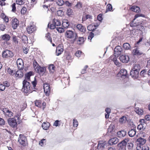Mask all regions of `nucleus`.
<instances>
[{
    "instance_id": "nucleus-1",
    "label": "nucleus",
    "mask_w": 150,
    "mask_h": 150,
    "mask_svg": "<svg viewBox=\"0 0 150 150\" xmlns=\"http://www.w3.org/2000/svg\"><path fill=\"white\" fill-rule=\"evenodd\" d=\"M65 36L67 39L71 40V43H73L77 39V34L74 30H67L65 33Z\"/></svg>"
},
{
    "instance_id": "nucleus-2",
    "label": "nucleus",
    "mask_w": 150,
    "mask_h": 150,
    "mask_svg": "<svg viewBox=\"0 0 150 150\" xmlns=\"http://www.w3.org/2000/svg\"><path fill=\"white\" fill-rule=\"evenodd\" d=\"M23 87L22 89L23 92L25 93H30L32 92L30 87V84L25 79L23 81Z\"/></svg>"
},
{
    "instance_id": "nucleus-3",
    "label": "nucleus",
    "mask_w": 150,
    "mask_h": 150,
    "mask_svg": "<svg viewBox=\"0 0 150 150\" xmlns=\"http://www.w3.org/2000/svg\"><path fill=\"white\" fill-rule=\"evenodd\" d=\"M141 42V38L135 44V46L134 49L132 50V53L133 55H140L141 54V46L139 45Z\"/></svg>"
},
{
    "instance_id": "nucleus-4",
    "label": "nucleus",
    "mask_w": 150,
    "mask_h": 150,
    "mask_svg": "<svg viewBox=\"0 0 150 150\" xmlns=\"http://www.w3.org/2000/svg\"><path fill=\"white\" fill-rule=\"evenodd\" d=\"M137 67L136 65L134 67L132 68L130 71V74L134 79H137L138 77L140 68L137 69Z\"/></svg>"
},
{
    "instance_id": "nucleus-5",
    "label": "nucleus",
    "mask_w": 150,
    "mask_h": 150,
    "mask_svg": "<svg viewBox=\"0 0 150 150\" xmlns=\"http://www.w3.org/2000/svg\"><path fill=\"white\" fill-rule=\"evenodd\" d=\"M129 141L128 138H125L118 144V150H126V146Z\"/></svg>"
},
{
    "instance_id": "nucleus-6",
    "label": "nucleus",
    "mask_w": 150,
    "mask_h": 150,
    "mask_svg": "<svg viewBox=\"0 0 150 150\" xmlns=\"http://www.w3.org/2000/svg\"><path fill=\"white\" fill-rule=\"evenodd\" d=\"M2 57L5 58H11L13 56V53L8 50H5L2 52Z\"/></svg>"
},
{
    "instance_id": "nucleus-7",
    "label": "nucleus",
    "mask_w": 150,
    "mask_h": 150,
    "mask_svg": "<svg viewBox=\"0 0 150 150\" xmlns=\"http://www.w3.org/2000/svg\"><path fill=\"white\" fill-rule=\"evenodd\" d=\"M18 141L19 143L23 146H26L27 144L26 137L22 134L19 135Z\"/></svg>"
},
{
    "instance_id": "nucleus-8",
    "label": "nucleus",
    "mask_w": 150,
    "mask_h": 150,
    "mask_svg": "<svg viewBox=\"0 0 150 150\" xmlns=\"http://www.w3.org/2000/svg\"><path fill=\"white\" fill-rule=\"evenodd\" d=\"M8 124L13 127H15L17 126L16 120L14 118H10L8 119Z\"/></svg>"
},
{
    "instance_id": "nucleus-9",
    "label": "nucleus",
    "mask_w": 150,
    "mask_h": 150,
    "mask_svg": "<svg viewBox=\"0 0 150 150\" xmlns=\"http://www.w3.org/2000/svg\"><path fill=\"white\" fill-rule=\"evenodd\" d=\"M35 71L39 74L43 75L45 72L46 68L45 67H41L39 66L37 68L35 69Z\"/></svg>"
},
{
    "instance_id": "nucleus-10",
    "label": "nucleus",
    "mask_w": 150,
    "mask_h": 150,
    "mask_svg": "<svg viewBox=\"0 0 150 150\" xmlns=\"http://www.w3.org/2000/svg\"><path fill=\"white\" fill-rule=\"evenodd\" d=\"M115 126L114 125H110L108 129V135L110 136L113 135L115 134Z\"/></svg>"
},
{
    "instance_id": "nucleus-11",
    "label": "nucleus",
    "mask_w": 150,
    "mask_h": 150,
    "mask_svg": "<svg viewBox=\"0 0 150 150\" xmlns=\"http://www.w3.org/2000/svg\"><path fill=\"white\" fill-rule=\"evenodd\" d=\"M36 30L35 25L33 23L30 24L27 28V30L28 33H32Z\"/></svg>"
},
{
    "instance_id": "nucleus-12",
    "label": "nucleus",
    "mask_w": 150,
    "mask_h": 150,
    "mask_svg": "<svg viewBox=\"0 0 150 150\" xmlns=\"http://www.w3.org/2000/svg\"><path fill=\"white\" fill-rule=\"evenodd\" d=\"M122 50L120 46H118L116 47L114 49L115 56H119L122 53Z\"/></svg>"
},
{
    "instance_id": "nucleus-13",
    "label": "nucleus",
    "mask_w": 150,
    "mask_h": 150,
    "mask_svg": "<svg viewBox=\"0 0 150 150\" xmlns=\"http://www.w3.org/2000/svg\"><path fill=\"white\" fill-rule=\"evenodd\" d=\"M44 91L45 94L47 96H49L50 92V86L48 84L45 83L43 86Z\"/></svg>"
},
{
    "instance_id": "nucleus-14",
    "label": "nucleus",
    "mask_w": 150,
    "mask_h": 150,
    "mask_svg": "<svg viewBox=\"0 0 150 150\" xmlns=\"http://www.w3.org/2000/svg\"><path fill=\"white\" fill-rule=\"evenodd\" d=\"M17 67L19 69L21 70L23 68V63L22 59H18L16 61Z\"/></svg>"
},
{
    "instance_id": "nucleus-15",
    "label": "nucleus",
    "mask_w": 150,
    "mask_h": 150,
    "mask_svg": "<svg viewBox=\"0 0 150 150\" xmlns=\"http://www.w3.org/2000/svg\"><path fill=\"white\" fill-rule=\"evenodd\" d=\"M3 111L6 117H11L13 116V113L8 110L5 109L3 110Z\"/></svg>"
},
{
    "instance_id": "nucleus-16",
    "label": "nucleus",
    "mask_w": 150,
    "mask_h": 150,
    "mask_svg": "<svg viewBox=\"0 0 150 150\" xmlns=\"http://www.w3.org/2000/svg\"><path fill=\"white\" fill-rule=\"evenodd\" d=\"M120 59L123 63H127L129 60V58L127 55H122L120 56Z\"/></svg>"
},
{
    "instance_id": "nucleus-17",
    "label": "nucleus",
    "mask_w": 150,
    "mask_h": 150,
    "mask_svg": "<svg viewBox=\"0 0 150 150\" xmlns=\"http://www.w3.org/2000/svg\"><path fill=\"white\" fill-rule=\"evenodd\" d=\"M119 142V139L116 137L110 139L108 141V143L110 145L117 144Z\"/></svg>"
},
{
    "instance_id": "nucleus-18",
    "label": "nucleus",
    "mask_w": 150,
    "mask_h": 150,
    "mask_svg": "<svg viewBox=\"0 0 150 150\" xmlns=\"http://www.w3.org/2000/svg\"><path fill=\"white\" fill-rule=\"evenodd\" d=\"M19 25V21L16 18H14L12 21V25L14 29H16Z\"/></svg>"
},
{
    "instance_id": "nucleus-19",
    "label": "nucleus",
    "mask_w": 150,
    "mask_h": 150,
    "mask_svg": "<svg viewBox=\"0 0 150 150\" xmlns=\"http://www.w3.org/2000/svg\"><path fill=\"white\" fill-rule=\"evenodd\" d=\"M63 51V47L58 46L57 47L56 50V54L57 56L60 55Z\"/></svg>"
},
{
    "instance_id": "nucleus-20",
    "label": "nucleus",
    "mask_w": 150,
    "mask_h": 150,
    "mask_svg": "<svg viewBox=\"0 0 150 150\" xmlns=\"http://www.w3.org/2000/svg\"><path fill=\"white\" fill-rule=\"evenodd\" d=\"M119 74L122 78H125L127 75V71L125 69H121L120 71Z\"/></svg>"
},
{
    "instance_id": "nucleus-21",
    "label": "nucleus",
    "mask_w": 150,
    "mask_h": 150,
    "mask_svg": "<svg viewBox=\"0 0 150 150\" xmlns=\"http://www.w3.org/2000/svg\"><path fill=\"white\" fill-rule=\"evenodd\" d=\"M77 29L80 31L85 33L86 31V28L81 24H78L76 26Z\"/></svg>"
},
{
    "instance_id": "nucleus-22",
    "label": "nucleus",
    "mask_w": 150,
    "mask_h": 150,
    "mask_svg": "<svg viewBox=\"0 0 150 150\" xmlns=\"http://www.w3.org/2000/svg\"><path fill=\"white\" fill-rule=\"evenodd\" d=\"M142 124H141V137H145L147 135L146 133H147V130L146 129L145 127L144 128V126L142 125Z\"/></svg>"
},
{
    "instance_id": "nucleus-23",
    "label": "nucleus",
    "mask_w": 150,
    "mask_h": 150,
    "mask_svg": "<svg viewBox=\"0 0 150 150\" xmlns=\"http://www.w3.org/2000/svg\"><path fill=\"white\" fill-rule=\"evenodd\" d=\"M106 142L103 141L100 142L98 145V149H103L105 148Z\"/></svg>"
},
{
    "instance_id": "nucleus-24",
    "label": "nucleus",
    "mask_w": 150,
    "mask_h": 150,
    "mask_svg": "<svg viewBox=\"0 0 150 150\" xmlns=\"http://www.w3.org/2000/svg\"><path fill=\"white\" fill-rule=\"evenodd\" d=\"M50 125V123L49 122H44L42 124V126L44 129L47 130L48 129Z\"/></svg>"
},
{
    "instance_id": "nucleus-25",
    "label": "nucleus",
    "mask_w": 150,
    "mask_h": 150,
    "mask_svg": "<svg viewBox=\"0 0 150 150\" xmlns=\"http://www.w3.org/2000/svg\"><path fill=\"white\" fill-rule=\"evenodd\" d=\"M141 16V14H136L135 16V18H134L133 19V22H134V26H136L137 25H139L140 24V22H136V19L137 18H138L139 17H140V16Z\"/></svg>"
},
{
    "instance_id": "nucleus-26",
    "label": "nucleus",
    "mask_w": 150,
    "mask_h": 150,
    "mask_svg": "<svg viewBox=\"0 0 150 150\" xmlns=\"http://www.w3.org/2000/svg\"><path fill=\"white\" fill-rule=\"evenodd\" d=\"M62 25L65 28H67L69 25V22L67 19H64L63 20Z\"/></svg>"
},
{
    "instance_id": "nucleus-27",
    "label": "nucleus",
    "mask_w": 150,
    "mask_h": 150,
    "mask_svg": "<svg viewBox=\"0 0 150 150\" xmlns=\"http://www.w3.org/2000/svg\"><path fill=\"white\" fill-rule=\"evenodd\" d=\"M129 135L131 137H134L136 134V131L134 129H131L128 132Z\"/></svg>"
},
{
    "instance_id": "nucleus-28",
    "label": "nucleus",
    "mask_w": 150,
    "mask_h": 150,
    "mask_svg": "<svg viewBox=\"0 0 150 150\" xmlns=\"http://www.w3.org/2000/svg\"><path fill=\"white\" fill-rule=\"evenodd\" d=\"M130 8L132 11L135 12H138L140 11L139 8L137 6H133Z\"/></svg>"
},
{
    "instance_id": "nucleus-29",
    "label": "nucleus",
    "mask_w": 150,
    "mask_h": 150,
    "mask_svg": "<svg viewBox=\"0 0 150 150\" xmlns=\"http://www.w3.org/2000/svg\"><path fill=\"white\" fill-rule=\"evenodd\" d=\"M1 39L2 40H5V41H7L9 40L10 38V37L8 34H5L1 36Z\"/></svg>"
},
{
    "instance_id": "nucleus-30",
    "label": "nucleus",
    "mask_w": 150,
    "mask_h": 150,
    "mask_svg": "<svg viewBox=\"0 0 150 150\" xmlns=\"http://www.w3.org/2000/svg\"><path fill=\"white\" fill-rule=\"evenodd\" d=\"M15 73L16 76V77H21L23 75V73L21 72V71L20 69L17 71L16 72V71Z\"/></svg>"
},
{
    "instance_id": "nucleus-31",
    "label": "nucleus",
    "mask_w": 150,
    "mask_h": 150,
    "mask_svg": "<svg viewBox=\"0 0 150 150\" xmlns=\"http://www.w3.org/2000/svg\"><path fill=\"white\" fill-rule=\"evenodd\" d=\"M48 69L50 73L52 74L54 72V65H50L48 67Z\"/></svg>"
},
{
    "instance_id": "nucleus-32",
    "label": "nucleus",
    "mask_w": 150,
    "mask_h": 150,
    "mask_svg": "<svg viewBox=\"0 0 150 150\" xmlns=\"http://www.w3.org/2000/svg\"><path fill=\"white\" fill-rule=\"evenodd\" d=\"M123 47L124 49L126 50H130L131 48V46L128 43H124L123 44Z\"/></svg>"
},
{
    "instance_id": "nucleus-33",
    "label": "nucleus",
    "mask_w": 150,
    "mask_h": 150,
    "mask_svg": "<svg viewBox=\"0 0 150 150\" xmlns=\"http://www.w3.org/2000/svg\"><path fill=\"white\" fill-rule=\"evenodd\" d=\"M53 22L56 26H59L61 25V22L60 21L57 19H54L53 21Z\"/></svg>"
},
{
    "instance_id": "nucleus-34",
    "label": "nucleus",
    "mask_w": 150,
    "mask_h": 150,
    "mask_svg": "<svg viewBox=\"0 0 150 150\" xmlns=\"http://www.w3.org/2000/svg\"><path fill=\"white\" fill-rule=\"evenodd\" d=\"M127 121V119L126 117L123 116L120 118L119 120V122L122 124L125 123Z\"/></svg>"
},
{
    "instance_id": "nucleus-35",
    "label": "nucleus",
    "mask_w": 150,
    "mask_h": 150,
    "mask_svg": "<svg viewBox=\"0 0 150 150\" xmlns=\"http://www.w3.org/2000/svg\"><path fill=\"white\" fill-rule=\"evenodd\" d=\"M77 42L78 44L80 45L83 43L84 41V38L83 37H79L78 38L77 37Z\"/></svg>"
},
{
    "instance_id": "nucleus-36",
    "label": "nucleus",
    "mask_w": 150,
    "mask_h": 150,
    "mask_svg": "<svg viewBox=\"0 0 150 150\" xmlns=\"http://www.w3.org/2000/svg\"><path fill=\"white\" fill-rule=\"evenodd\" d=\"M35 105L39 108H41L42 106V102L40 100H36L35 101Z\"/></svg>"
},
{
    "instance_id": "nucleus-37",
    "label": "nucleus",
    "mask_w": 150,
    "mask_h": 150,
    "mask_svg": "<svg viewBox=\"0 0 150 150\" xmlns=\"http://www.w3.org/2000/svg\"><path fill=\"white\" fill-rule=\"evenodd\" d=\"M21 39L23 43H28V38L25 35H22L21 37Z\"/></svg>"
},
{
    "instance_id": "nucleus-38",
    "label": "nucleus",
    "mask_w": 150,
    "mask_h": 150,
    "mask_svg": "<svg viewBox=\"0 0 150 150\" xmlns=\"http://www.w3.org/2000/svg\"><path fill=\"white\" fill-rule=\"evenodd\" d=\"M112 9V6L111 4H108L106 6V10L105 13H106L108 11H111Z\"/></svg>"
},
{
    "instance_id": "nucleus-39",
    "label": "nucleus",
    "mask_w": 150,
    "mask_h": 150,
    "mask_svg": "<svg viewBox=\"0 0 150 150\" xmlns=\"http://www.w3.org/2000/svg\"><path fill=\"white\" fill-rule=\"evenodd\" d=\"M1 16L6 23H8V18L4 14L2 13L1 15Z\"/></svg>"
},
{
    "instance_id": "nucleus-40",
    "label": "nucleus",
    "mask_w": 150,
    "mask_h": 150,
    "mask_svg": "<svg viewBox=\"0 0 150 150\" xmlns=\"http://www.w3.org/2000/svg\"><path fill=\"white\" fill-rule=\"evenodd\" d=\"M137 142H139L137 143L138 146L137 147V150H141V138H140L137 139Z\"/></svg>"
},
{
    "instance_id": "nucleus-41",
    "label": "nucleus",
    "mask_w": 150,
    "mask_h": 150,
    "mask_svg": "<svg viewBox=\"0 0 150 150\" xmlns=\"http://www.w3.org/2000/svg\"><path fill=\"white\" fill-rule=\"evenodd\" d=\"M32 74V73L31 72H30L28 73L27 74H25V79L27 81L29 80L30 79V77L31 76Z\"/></svg>"
},
{
    "instance_id": "nucleus-42",
    "label": "nucleus",
    "mask_w": 150,
    "mask_h": 150,
    "mask_svg": "<svg viewBox=\"0 0 150 150\" xmlns=\"http://www.w3.org/2000/svg\"><path fill=\"white\" fill-rule=\"evenodd\" d=\"M25 1L24 0H16V3L17 4L19 5H22L24 4Z\"/></svg>"
},
{
    "instance_id": "nucleus-43",
    "label": "nucleus",
    "mask_w": 150,
    "mask_h": 150,
    "mask_svg": "<svg viewBox=\"0 0 150 150\" xmlns=\"http://www.w3.org/2000/svg\"><path fill=\"white\" fill-rule=\"evenodd\" d=\"M56 29L60 33H62L64 32V29L62 27H57Z\"/></svg>"
},
{
    "instance_id": "nucleus-44",
    "label": "nucleus",
    "mask_w": 150,
    "mask_h": 150,
    "mask_svg": "<svg viewBox=\"0 0 150 150\" xmlns=\"http://www.w3.org/2000/svg\"><path fill=\"white\" fill-rule=\"evenodd\" d=\"M147 76L146 71L145 70H143L141 71V77H146Z\"/></svg>"
},
{
    "instance_id": "nucleus-45",
    "label": "nucleus",
    "mask_w": 150,
    "mask_h": 150,
    "mask_svg": "<svg viewBox=\"0 0 150 150\" xmlns=\"http://www.w3.org/2000/svg\"><path fill=\"white\" fill-rule=\"evenodd\" d=\"M7 71L9 74L12 75H13L16 72L15 71L12 70L11 69H10L9 68H8L7 69Z\"/></svg>"
},
{
    "instance_id": "nucleus-46",
    "label": "nucleus",
    "mask_w": 150,
    "mask_h": 150,
    "mask_svg": "<svg viewBox=\"0 0 150 150\" xmlns=\"http://www.w3.org/2000/svg\"><path fill=\"white\" fill-rule=\"evenodd\" d=\"M118 135H120V137L122 136L124 137L125 135L126 134V132L125 131H122L118 132Z\"/></svg>"
},
{
    "instance_id": "nucleus-47",
    "label": "nucleus",
    "mask_w": 150,
    "mask_h": 150,
    "mask_svg": "<svg viewBox=\"0 0 150 150\" xmlns=\"http://www.w3.org/2000/svg\"><path fill=\"white\" fill-rule=\"evenodd\" d=\"M13 41L15 45L18 44V41L17 38L15 36H13Z\"/></svg>"
},
{
    "instance_id": "nucleus-48",
    "label": "nucleus",
    "mask_w": 150,
    "mask_h": 150,
    "mask_svg": "<svg viewBox=\"0 0 150 150\" xmlns=\"http://www.w3.org/2000/svg\"><path fill=\"white\" fill-rule=\"evenodd\" d=\"M46 39L49 40L51 43L52 42V38L50 37V34L49 33H47L45 36Z\"/></svg>"
},
{
    "instance_id": "nucleus-49",
    "label": "nucleus",
    "mask_w": 150,
    "mask_h": 150,
    "mask_svg": "<svg viewBox=\"0 0 150 150\" xmlns=\"http://www.w3.org/2000/svg\"><path fill=\"white\" fill-rule=\"evenodd\" d=\"M48 27L50 28L51 29H53L57 28L56 27V26L53 23V22L52 23V24H51L50 25V23L48 24Z\"/></svg>"
},
{
    "instance_id": "nucleus-50",
    "label": "nucleus",
    "mask_w": 150,
    "mask_h": 150,
    "mask_svg": "<svg viewBox=\"0 0 150 150\" xmlns=\"http://www.w3.org/2000/svg\"><path fill=\"white\" fill-rule=\"evenodd\" d=\"M46 142V139H43L42 140H41L40 142L39 143V144L41 146H44Z\"/></svg>"
},
{
    "instance_id": "nucleus-51",
    "label": "nucleus",
    "mask_w": 150,
    "mask_h": 150,
    "mask_svg": "<svg viewBox=\"0 0 150 150\" xmlns=\"http://www.w3.org/2000/svg\"><path fill=\"white\" fill-rule=\"evenodd\" d=\"M75 7L79 9L82 7V4L81 2H78L76 5Z\"/></svg>"
},
{
    "instance_id": "nucleus-52",
    "label": "nucleus",
    "mask_w": 150,
    "mask_h": 150,
    "mask_svg": "<svg viewBox=\"0 0 150 150\" xmlns=\"http://www.w3.org/2000/svg\"><path fill=\"white\" fill-rule=\"evenodd\" d=\"M64 1L63 0H57V4L59 6H62L64 4Z\"/></svg>"
},
{
    "instance_id": "nucleus-53",
    "label": "nucleus",
    "mask_w": 150,
    "mask_h": 150,
    "mask_svg": "<svg viewBox=\"0 0 150 150\" xmlns=\"http://www.w3.org/2000/svg\"><path fill=\"white\" fill-rule=\"evenodd\" d=\"M73 12L71 9L69 8L67 10V15L69 16L73 14Z\"/></svg>"
},
{
    "instance_id": "nucleus-54",
    "label": "nucleus",
    "mask_w": 150,
    "mask_h": 150,
    "mask_svg": "<svg viewBox=\"0 0 150 150\" xmlns=\"http://www.w3.org/2000/svg\"><path fill=\"white\" fill-rule=\"evenodd\" d=\"M87 29L88 30L90 31H93L94 30V28H93V26L92 24L89 25L88 26Z\"/></svg>"
},
{
    "instance_id": "nucleus-55",
    "label": "nucleus",
    "mask_w": 150,
    "mask_h": 150,
    "mask_svg": "<svg viewBox=\"0 0 150 150\" xmlns=\"http://www.w3.org/2000/svg\"><path fill=\"white\" fill-rule=\"evenodd\" d=\"M94 35V34L92 33H91L89 35L88 37V40H89L90 41H91V39L93 37Z\"/></svg>"
},
{
    "instance_id": "nucleus-56",
    "label": "nucleus",
    "mask_w": 150,
    "mask_h": 150,
    "mask_svg": "<svg viewBox=\"0 0 150 150\" xmlns=\"http://www.w3.org/2000/svg\"><path fill=\"white\" fill-rule=\"evenodd\" d=\"M81 53L82 52L80 50H78L75 53V55L77 57H80Z\"/></svg>"
},
{
    "instance_id": "nucleus-57",
    "label": "nucleus",
    "mask_w": 150,
    "mask_h": 150,
    "mask_svg": "<svg viewBox=\"0 0 150 150\" xmlns=\"http://www.w3.org/2000/svg\"><path fill=\"white\" fill-rule=\"evenodd\" d=\"M73 124L74 127H76L78 126V123L76 119H74L73 120Z\"/></svg>"
},
{
    "instance_id": "nucleus-58",
    "label": "nucleus",
    "mask_w": 150,
    "mask_h": 150,
    "mask_svg": "<svg viewBox=\"0 0 150 150\" xmlns=\"http://www.w3.org/2000/svg\"><path fill=\"white\" fill-rule=\"evenodd\" d=\"M114 63L118 67H120L121 65V64L119 62L117 59L114 60Z\"/></svg>"
},
{
    "instance_id": "nucleus-59",
    "label": "nucleus",
    "mask_w": 150,
    "mask_h": 150,
    "mask_svg": "<svg viewBox=\"0 0 150 150\" xmlns=\"http://www.w3.org/2000/svg\"><path fill=\"white\" fill-rule=\"evenodd\" d=\"M146 32V30H145V28H144L143 27L141 26V34H142L143 35H145Z\"/></svg>"
},
{
    "instance_id": "nucleus-60",
    "label": "nucleus",
    "mask_w": 150,
    "mask_h": 150,
    "mask_svg": "<svg viewBox=\"0 0 150 150\" xmlns=\"http://www.w3.org/2000/svg\"><path fill=\"white\" fill-rule=\"evenodd\" d=\"M27 9L25 7H23L21 10V13L22 14L25 13L27 11Z\"/></svg>"
},
{
    "instance_id": "nucleus-61",
    "label": "nucleus",
    "mask_w": 150,
    "mask_h": 150,
    "mask_svg": "<svg viewBox=\"0 0 150 150\" xmlns=\"http://www.w3.org/2000/svg\"><path fill=\"white\" fill-rule=\"evenodd\" d=\"M57 14L58 16H61L64 14L63 12L61 10H59L57 11Z\"/></svg>"
},
{
    "instance_id": "nucleus-62",
    "label": "nucleus",
    "mask_w": 150,
    "mask_h": 150,
    "mask_svg": "<svg viewBox=\"0 0 150 150\" xmlns=\"http://www.w3.org/2000/svg\"><path fill=\"white\" fill-rule=\"evenodd\" d=\"M133 146V144L132 143H129L127 144V147L128 149H132Z\"/></svg>"
},
{
    "instance_id": "nucleus-63",
    "label": "nucleus",
    "mask_w": 150,
    "mask_h": 150,
    "mask_svg": "<svg viewBox=\"0 0 150 150\" xmlns=\"http://www.w3.org/2000/svg\"><path fill=\"white\" fill-rule=\"evenodd\" d=\"M33 66L35 69L37 68H38V67H39V66L38 64V63L35 60L33 62Z\"/></svg>"
},
{
    "instance_id": "nucleus-64",
    "label": "nucleus",
    "mask_w": 150,
    "mask_h": 150,
    "mask_svg": "<svg viewBox=\"0 0 150 150\" xmlns=\"http://www.w3.org/2000/svg\"><path fill=\"white\" fill-rule=\"evenodd\" d=\"M6 28V26L4 24L0 25V29L2 31H4Z\"/></svg>"
}]
</instances>
